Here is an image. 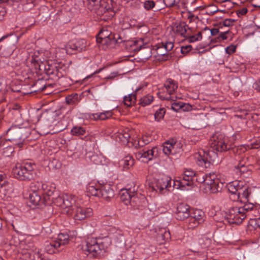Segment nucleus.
Listing matches in <instances>:
<instances>
[{
  "label": "nucleus",
  "instance_id": "f257e3e1",
  "mask_svg": "<svg viewBox=\"0 0 260 260\" xmlns=\"http://www.w3.org/2000/svg\"><path fill=\"white\" fill-rule=\"evenodd\" d=\"M211 147L212 150L207 152H200L198 156H196L197 163L205 168H210L213 166V162L216 157V154L213 151L214 150L218 152H223L229 149L224 137L222 135L218 136H214L211 139Z\"/></svg>",
  "mask_w": 260,
  "mask_h": 260
},
{
  "label": "nucleus",
  "instance_id": "f03ea898",
  "mask_svg": "<svg viewBox=\"0 0 260 260\" xmlns=\"http://www.w3.org/2000/svg\"><path fill=\"white\" fill-rule=\"evenodd\" d=\"M34 167L35 164L30 162L17 164L13 169L12 173L16 178L20 180H30L34 177Z\"/></svg>",
  "mask_w": 260,
  "mask_h": 260
},
{
  "label": "nucleus",
  "instance_id": "7ed1b4c3",
  "mask_svg": "<svg viewBox=\"0 0 260 260\" xmlns=\"http://www.w3.org/2000/svg\"><path fill=\"white\" fill-rule=\"evenodd\" d=\"M86 245L85 250L91 253L93 256H96L100 254L102 250H105L108 246V239H96L92 237H88L86 241Z\"/></svg>",
  "mask_w": 260,
  "mask_h": 260
},
{
  "label": "nucleus",
  "instance_id": "20e7f679",
  "mask_svg": "<svg viewBox=\"0 0 260 260\" xmlns=\"http://www.w3.org/2000/svg\"><path fill=\"white\" fill-rule=\"evenodd\" d=\"M228 190L233 196L234 201L243 203L244 198V183L242 181L235 180L230 183L228 186Z\"/></svg>",
  "mask_w": 260,
  "mask_h": 260
},
{
  "label": "nucleus",
  "instance_id": "39448f33",
  "mask_svg": "<svg viewBox=\"0 0 260 260\" xmlns=\"http://www.w3.org/2000/svg\"><path fill=\"white\" fill-rule=\"evenodd\" d=\"M23 132L24 129L22 127L17 125L12 126L7 131V135L9 137L8 141L13 142L14 145L20 146L24 140Z\"/></svg>",
  "mask_w": 260,
  "mask_h": 260
},
{
  "label": "nucleus",
  "instance_id": "423d86ee",
  "mask_svg": "<svg viewBox=\"0 0 260 260\" xmlns=\"http://www.w3.org/2000/svg\"><path fill=\"white\" fill-rule=\"evenodd\" d=\"M225 217L230 224H241L244 220V206L232 208Z\"/></svg>",
  "mask_w": 260,
  "mask_h": 260
},
{
  "label": "nucleus",
  "instance_id": "0eeeda50",
  "mask_svg": "<svg viewBox=\"0 0 260 260\" xmlns=\"http://www.w3.org/2000/svg\"><path fill=\"white\" fill-rule=\"evenodd\" d=\"M195 173L191 170H186L184 172L180 180H173L174 187L184 189L186 186H191L194 182Z\"/></svg>",
  "mask_w": 260,
  "mask_h": 260
},
{
  "label": "nucleus",
  "instance_id": "6e6552de",
  "mask_svg": "<svg viewBox=\"0 0 260 260\" xmlns=\"http://www.w3.org/2000/svg\"><path fill=\"white\" fill-rule=\"evenodd\" d=\"M219 181L216 178L214 173L206 174L205 176V185L207 190L211 193H216L220 191L221 187L220 186Z\"/></svg>",
  "mask_w": 260,
  "mask_h": 260
},
{
  "label": "nucleus",
  "instance_id": "1a4fd4ad",
  "mask_svg": "<svg viewBox=\"0 0 260 260\" xmlns=\"http://www.w3.org/2000/svg\"><path fill=\"white\" fill-rule=\"evenodd\" d=\"M131 46L134 47L133 50L135 51H140V55L142 59L147 60L151 56V49L149 47H145L142 40L133 41Z\"/></svg>",
  "mask_w": 260,
  "mask_h": 260
},
{
  "label": "nucleus",
  "instance_id": "9d476101",
  "mask_svg": "<svg viewBox=\"0 0 260 260\" xmlns=\"http://www.w3.org/2000/svg\"><path fill=\"white\" fill-rule=\"evenodd\" d=\"M63 66L60 62L49 60L47 65L46 74L60 78L63 76Z\"/></svg>",
  "mask_w": 260,
  "mask_h": 260
},
{
  "label": "nucleus",
  "instance_id": "9b49d317",
  "mask_svg": "<svg viewBox=\"0 0 260 260\" xmlns=\"http://www.w3.org/2000/svg\"><path fill=\"white\" fill-rule=\"evenodd\" d=\"M157 155V148L156 147H153L151 149L144 148L135 153L136 158L143 162L151 160L154 156H156Z\"/></svg>",
  "mask_w": 260,
  "mask_h": 260
},
{
  "label": "nucleus",
  "instance_id": "f8f14e48",
  "mask_svg": "<svg viewBox=\"0 0 260 260\" xmlns=\"http://www.w3.org/2000/svg\"><path fill=\"white\" fill-rule=\"evenodd\" d=\"M42 192L45 204H50L51 201L57 195V192L55 188L47 185L46 184H42Z\"/></svg>",
  "mask_w": 260,
  "mask_h": 260
},
{
  "label": "nucleus",
  "instance_id": "ddd939ff",
  "mask_svg": "<svg viewBox=\"0 0 260 260\" xmlns=\"http://www.w3.org/2000/svg\"><path fill=\"white\" fill-rule=\"evenodd\" d=\"M138 186L134 185L133 187H131L121 189L120 192L121 201L126 205H129L133 193H136V191L138 190Z\"/></svg>",
  "mask_w": 260,
  "mask_h": 260
},
{
  "label": "nucleus",
  "instance_id": "4468645a",
  "mask_svg": "<svg viewBox=\"0 0 260 260\" xmlns=\"http://www.w3.org/2000/svg\"><path fill=\"white\" fill-rule=\"evenodd\" d=\"M146 204V198L145 196L141 193L136 191L133 193L129 205L134 209H140Z\"/></svg>",
  "mask_w": 260,
  "mask_h": 260
},
{
  "label": "nucleus",
  "instance_id": "2eb2a0df",
  "mask_svg": "<svg viewBox=\"0 0 260 260\" xmlns=\"http://www.w3.org/2000/svg\"><path fill=\"white\" fill-rule=\"evenodd\" d=\"M84 41L72 40L70 41L66 46L67 53L68 54H74V51L81 52L84 50Z\"/></svg>",
  "mask_w": 260,
  "mask_h": 260
},
{
  "label": "nucleus",
  "instance_id": "dca6fc26",
  "mask_svg": "<svg viewBox=\"0 0 260 260\" xmlns=\"http://www.w3.org/2000/svg\"><path fill=\"white\" fill-rule=\"evenodd\" d=\"M75 220H82L86 218L91 217L93 215L92 209L90 208H84L75 206Z\"/></svg>",
  "mask_w": 260,
  "mask_h": 260
},
{
  "label": "nucleus",
  "instance_id": "f3484780",
  "mask_svg": "<svg viewBox=\"0 0 260 260\" xmlns=\"http://www.w3.org/2000/svg\"><path fill=\"white\" fill-rule=\"evenodd\" d=\"M190 215V207L188 205L181 203L177 206L176 212L177 219L183 220L189 217Z\"/></svg>",
  "mask_w": 260,
  "mask_h": 260
},
{
  "label": "nucleus",
  "instance_id": "a211bd4d",
  "mask_svg": "<svg viewBox=\"0 0 260 260\" xmlns=\"http://www.w3.org/2000/svg\"><path fill=\"white\" fill-rule=\"evenodd\" d=\"M172 181L171 178L167 176L158 179L155 186H153V190L162 193L165 189H169L168 188L171 187Z\"/></svg>",
  "mask_w": 260,
  "mask_h": 260
},
{
  "label": "nucleus",
  "instance_id": "6ab92c4d",
  "mask_svg": "<svg viewBox=\"0 0 260 260\" xmlns=\"http://www.w3.org/2000/svg\"><path fill=\"white\" fill-rule=\"evenodd\" d=\"M156 240L157 243L161 245L165 244L171 239L169 231L165 228H158L156 229Z\"/></svg>",
  "mask_w": 260,
  "mask_h": 260
},
{
  "label": "nucleus",
  "instance_id": "aec40b11",
  "mask_svg": "<svg viewBox=\"0 0 260 260\" xmlns=\"http://www.w3.org/2000/svg\"><path fill=\"white\" fill-rule=\"evenodd\" d=\"M76 203V197L71 194H64V200L63 204V209H68L67 213L72 214V211L75 209V205Z\"/></svg>",
  "mask_w": 260,
  "mask_h": 260
},
{
  "label": "nucleus",
  "instance_id": "412c9836",
  "mask_svg": "<svg viewBox=\"0 0 260 260\" xmlns=\"http://www.w3.org/2000/svg\"><path fill=\"white\" fill-rule=\"evenodd\" d=\"M165 86L167 89V92L169 94V96L167 97H164L161 95H159V97L160 99L163 100H171L172 99L170 95L174 93L175 90L178 88V85L173 80L171 79H168L165 84Z\"/></svg>",
  "mask_w": 260,
  "mask_h": 260
},
{
  "label": "nucleus",
  "instance_id": "4be33fe9",
  "mask_svg": "<svg viewBox=\"0 0 260 260\" xmlns=\"http://www.w3.org/2000/svg\"><path fill=\"white\" fill-rule=\"evenodd\" d=\"M244 147L243 145H241L240 147H237L235 150H234V153L236 156V159L238 160L239 161V164L237 166H235V170L237 175L241 174V168L244 167V164H242V160L243 159V154L244 150H243V148Z\"/></svg>",
  "mask_w": 260,
  "mask_h": 260
},
{
  "label": "nucleus",
  "instance_id": "5701e85b",
  "mask_svg": "<svg viewBox=\"0 0 260 260\" xmlns=\"http://www.w3.org/2000/svg\"><path fill=\"white\" fill-rule=\"evenodd\" d=\"M99 197L109 200L114 196V192L110 184L101 185Z\"/></svg>",
  "mask_w": 260,
  "mask_h": 260
},
{
  "label": "nucleus",
  "instance_id": "b1692460",
  "mask_svg": "<svg viewBox=\"0 0 260 260\" xmlns=\"http://www.w3.org/2000/svg\"><path fill=\"white\" fill-rule=\"evenodd\" d=\"M187 29H189V28L184 22H176L173 27V30L175 34L184 38L186 37L188 32L187 30Z\"/></svg>",
  "mask_w": 260,
  "mask_h": 260
},
{
  "label": "nucleus",
  "instance_id": "393cba45",
  "mask_svg": "<svg viewBox=\"0 0 260 260\" xmlns=\"http://www.w3.org/2000/svg\"><path fill=\"white\" fill-rule=\"evenodd\" d=\"M50 54L49 51H46L44 52L39 51H35L29 57L30 62L31 65L36 64L37 62L42 61L43 58H47L49 57L48 55Z\"/></svg>",
  "mask_w": 260,
  "mask_h": 260
},
{
  "label": "nucleus",
  "instance_id": "a878e982",
  "mask_svg": "<svg viewBox=\"0 0 260 260\" xmlns=\"http://www.w3.org/2000/svg\"><path fill=\"white\" fill-rule=\"evenodd\" d=\"M29 248H27L28 250V253L26 254V257H28L31 260H43V257L42 254L40 253L39 249L35 247L34 245L28 246Z\"/></svg>",
  "mask_w": 260,
  "mask_h": 260
},
{
  "label": "nucleus",
  "instance_id": "bb28decb",
  "mask_svg": "<svg viewBox=\"0 0 260 260\" xmlns=\"http://www.w3.org/2000/svg\"><path fill=\"white\" fill-rule=\"evenodd\" d=\"M62 249H60L59 244H58L55 240H52L50 242H47L45 247L46 251L49 254L58 253Z\"/></svg>",
  "mask_w": 260,
  "mask_h": 260
},
{
  "label": "nucleus",
  "instance_id": "cd10ccee",
  "mask_svg": "<svg viewBox=\"0 0 260 260\" xmlns=\"http://www.w3.org/2000/svg\"><path fill=\"white\" fill-rule=\"evenodd\" d=\"M11 186V183L8 180L5 174H0V193L6 194Z\"/></svg>",
  "mask_w": 260,
  "mask_h": 260
},
{
  "label": "nucleus",
  "instance_id": "c85d7f7f",
  "mask_svg": "<svg viewBox=\"0 0 260 260\" xmlns=\"http://www.w3.org/2000/svg\"><path fill=\"white\" fill-rule=\"evenodd\" d=\"M48 61L46 58H43L42 61L37 62L36 64L32 65L35 70V72L38 74H42L43 73L46 74L47 65H48Z\"/></svg>",
  "mask_w": 260,
  "mask_h": 260
},
{
  "label": "nucleus",
  "instance_id": "c756f323",
  "mask_svg": "<svg viewBox=\"0 0 260 260\" xmlns=\"http://www.w3.org/2000/svg\"><path fill=\"white\" fill-rule=\"evenodd\" d=\"M101 185L90 183L87 186V192L89 195L99 197Z\"/></svg>",
  "mask_w": 260,
  "mask_h": 260
},
{
  "label": "nucleus",
  "instance_id": "7c9ffc66",
  "mask_svg": "<svg viewBox=\"0 0 260 260\" xmlns=\"http://www.w3.org/2000/svg\"><path fill=\"white\" fill-rule=\"evenodd\" d=\"M29 200L30 203L35 206L41 205L43 204H45L44 199H42L41 197V194L35 191H34L31 193L30 194Z\"/></svg>",
  "mask_w": 260,
  "mask_h": 260
},
{
  "label": "nucleus",
  "instance_id": "2f4dec72",
  "mask_svg": "<svg viewBox=\"0 0 260 260\" xmlns=\"http://www.w3.org/2000/svg\"><path fill=\"white\" fill-rule=\"evenodd\" d=\"M172 109L176 112L182 110L184 111H188L191 108L189 104H186L182 102L173 103L171 106Z\"/></svg>",
  "mask_w": 260,
  "mask_h": 260
},
{
  "label": "nucleus",
  "instance_id": "473e14b6",
  "mask_svg": "<svg viewBox=\"0 0 260 260\" xmlns=\"http://www.w3.org/2000/svg\"><path fill=\"white\" fill-rule=\"evenodd\" d=\"M69 235L65 233H60L58 235L57 239L55 241L59 244V247L61 248L62 246L69 243L70 239Z\"/></svg>",
  "mask_w": 260,
  "mask_h": 260
},
{
  "label": "nucleus",
  "instance_id": "72a5a7b5",
  "mask_svg": "<svg viewBox=\"0 0 260 260\" xmlns=\"http://www.w3.org/2000/svg\"><path fill=\"white\" fill-rule=\"evenodd\" d=\"M112 116V112L111 111H107L104 112L100 113L93 114V119L94 120H106Z\"/></svg>",
  "mask_w": 260,
  "mask_h": 260
},
{
  "label": "nucleus",
  "instance_id": "f704fd0d",
  "mask_svg": "<svg viewBox=\"0 0 260 260\" xmlns=\"http://www.w3.org/2000/svg\"><path fill=\"white\" fill-rule=\"evenodd\" d=\"M257 227L256 219H250L246 227L247 234L248 235H252Z\"/></svg>",
  "mask_w": 260,
  "mask_h": 260
},
{
  "label": "nucleus",
  "instance_id": "c9c22d12",
  "mask_svg": "<svg viewBox=\"0 0 260 260\" xmlns=\"http://www.w3.org/2000/svg\"><path fill=\"white\" fill-rule=\"evenodd\" d=\"M176 144V142L172 140L171 142L166 141L163 144V148L162 151L164 153L168 155L171 153L172 150L174 147V145Z\"/></svg>",
  "mask_w": 260,
  "mask_h": 260
},
{
  "label": "nucleus",
  "instance_id": "e433bc0d",
  "mask_svg": "<svg viewBox=\"0 0 260 260\" xmlns=\"http://www.w3.org/2000/svg\"><path fill=\"white\" fill-rule=\"evenodd\" d=\"M71 134L76 136H82L86 134L87 132L85 128L80 126H74L71 131Z\"/></svg>",
  "mask_w": 260,
  "mask_h": 260
},
{
  "label": "nucleus",
  "instance_id": "4c0bfd02",
  "mask_svg": "<svg viewBox=\"0 0 260 260\" xmlns=\"http://www.w3.org/2000/svg\"><path fill=\"white\" fill-rule=\"evenodd\" d=\"M121 162L123 165V168L128 169L134 165V159L132 156L127 155L124 157Z\"/></svg>",
  "mask_w": 260,
  "mask_h": 260
},
{
  "label": "nucleus",
  "instance_id": "58836bf2",
  "mask_svg": "<svg viewBox=\"0 0 260 260\" xmlns=\"http://www.w3.org/2000/svg\"><path fill=\"white\" fill-rule=\"evenodd\" d=\"M129 130L126 128L122 132L119 133L118 136L119 140L123 143H128L131 138L130 134L128 133Z\"/></svg>",
  "mask_w": 260,
  "mask_h": 260
},
{
  "label": "nucleus",
  "instance_id": "ea45409f",
  "mask_svg": "<svg viewBox=\"0 0 260 260\" xmlns=\"http://www.w3.org/2000/svg\"><path fill=\"white\" fill-rule=\"evenodd\" d=\"M136 101V94L131 93L128 96H125L123 99V102L125 105L131 107Z\"/></svg>",
  "mask_w": 260,
  "mask_h": 260
},
{
  "label": "nucleus",
  "instance_id": "a19ab883",
  "mask_svg": "<svg viewBox=\"0 0 260 260\" xmlns=\"http://www.w3.org/2000/svg\"><path fill=\"white\" fill-rule=\"evenodd\" d=\"M204 212L201 210H196L191 214L190 215V216L196 219L198 221H200V223H202L204 219Z\"/></svg>",
  "mask_w": 260,
  "mask_h": 260
},
{
  "label": "nucleus",
  "instance_id": "79ce46f5",
  "mask_svg": "<svg viewBox=\"0 0 260 260\" xmlns=\"http://www.w3.org/2000/svg\"><path fill=\"white\" fill-rule=\"evenodd\" d=\"M154 98L152 95L148 94L142 98L140 100V104L143 107L150 105L153 101Z\"/></svg>",
  "mask_w": 260,
  "mask_h": 260
},
{
  "label": "nucleus",
  "instance_id": "37998d69",
  "mask_svg": "<svg viewBox=\"0 0 260 260\" xmlns=\"http://www.w3.org/2000/svg\"><path fill=\"white\" fill-rule=\"evenodd\" d=\"M97 43L101 44L102 45H106L108 46L112 44H115L116 41L114 39V38H104L101 39V40L99 39H96Z\"/></svg>",
  "mask_w": 260,
  "mask_h": 260
},
{
  "label": "nucleus",
  "instance_id": "c03bdc74",
  "mask_svg": "<svg viewBox=\"0 0 260 260\" xmlns=\"http://www.w3.org/2000/svg\"><path fill=\"white\" fill-rule=\"evenodd\" d=\"M64 194L62 196H58L55 197L53 200L51 201V203L54 204L57 206L60 207L62 208L63 204Z\"/></svg>",
  "mask_w": 260,
  "mask_h": 260
},
{
  "label": "nucleus",
  "instance_id": "a18cd8bd",
  "mask_svg": "<svg viewBox=\"0 0 260 260\" xmlns=\"http://www.w3.org/2000/svg\"><path fill=\"white\" fill-rule=\"evenodd\" d=\"M78 94L74 93L70 95H68L66 98V101L68 104L74 105L78 103Z\"/></svg>",
  "mask_w": 260,
  "mask_h": 260
},
{
  "label": "nucleus",
  "instance_id": "49530a36",
  "mask_svg": "<svg viewBox=\"0 0 260 260\" xmlns=\"http://www.w3.org/2000/svg\"><path fill=\"white\" fill-rule=\"evenodd\" d=\"M188 218V220L186 222L188 229H193L194 228L197 227L199 224L201 223L200 221H198L190 216Z\"/></svg>",
  "mask_w": 260,
  "mask_h": 260
},
{
  "label": "nucleus",
  "instance_id": "de8ad7c7",
  "mask_svg": "<svg viewBox=\"0 0 260 260\" xmlns=\"http://www.w3.org/2000/svg\"><path fill=\"white\" fill-rule=\"evenodd\" d=\"M14 152V148L12 146H7L3 148L2 154L4 157H10Z\"/></svg>",
  "mask_w": 260,
  "mask_h": 260
},
{
  "label": "nucleus",
  "instance_id": "09e8293b",
  "mask_svg": "<svg viewBox=\"0 0 260 260\" xmlns=\"http://www.w3.org/2000/svg\"><path fill=\"white\" fill-rule=\"evenodd\" d=\"M166 113V109L164 108H160L158 110H156L154 114L155 119L157 121H159L164 118Z\"/></svg>",
  "mask_w": 260,
  "mask_h": 260
},
{
  "label": "nucleus",
  "instance_id": "8fccbe9b",
  "mask_svg": "<svg viewBox=\"0 0 260 260\" xmlns=\"http://www.w3.org/2000/svg\"><path fill=\"white\" fill-rule=\"evenodd\" d=\"M113 38V36L109 33L107 30H102L98 34L96 39H104V38Z\"/></svg>",
  "mask_w": 260,
  "mask_h": 260
},
{
  "label": "nucleus",
  "instance_id": "3c124183",
  "mask_svg": "<svg viewBox=\"0 0 260 260\" xmlns=\"http://www.w3.org/2000/svg\"><path fill=\"white\" fill-rule=\"evenodd\" d=\"M180 2V0H163L164 4L168 8L177 6Z\"/></svg>",
  "mask_w": 260,
  "mask_h": 260
},
{
  "label": "nucleus",
  "instance_id": "603ef678",
  "mask_svg": "<svg viewBox=\"0 0 260 260\" xmlns=\"http://www.w3.org/2000/svg\"><path fill=\"white\" fill-rule=\"evenodd\" d=\"M161 45L164 47L167 52L171 51L174 47V43L172 42H162Z\"/></svg>",
  "mask_w": 260,
  "mask_h": 260
},
{
  "label": "nucleus",
  "instance_id": "864d4df0",
  "mask_svg": "<svg viewBox=\"0 0 260 260\" xmlns=\"http://www.w3.org/2000/svg\"><path fill=\"white\" fill-rule=\"evenodd\" d=\"M254 189V187H247L245 190V198L247 200V202L249 201L251 194L253 193Z\"/></svg>",
  "mask_w": 260,
  "mask_h": 260
},
{
  "label": "nucleus",
  "instance_id": "5fc2aeb1",
  "mask_svg": "<svg viewBox=\"0 0 260 260\" xmlns=\"http://www.w3.org/2000/svg\"><path fill=\"white\" fill-rule=\"evenodd\" d=\"M155 4L153 1H146L144 3V8L147 10H150L154 7Z\"/></svg>",
  "mask_w": 260,
  "mask_h": 260
},
{
  "label": "nucleus",
  "instance_id": "6e6d98bb",
  "mask_svg": "<svg viewBox=\"0 0 260 260\" xmlns=\"http://www.w3.org/2000/svg\"><path fill=\"white\" fill-rule=\"evenodd\" d=\"M194 178V181H196L199 183H203L205 185V177L203 175H196L195 174Z\"/></svg>",
  "mask_w": 260,
  "mask_h": 260
},
{
  "label": "nucleus",
  "instance_id": "4d7b16f0",
  "mask_svg": "<svg viewBox=\"0 0 260 260\" xmlns=\"http://www.w3.org/2000/svg\"><path fill=\"white\" fill-rule=\"evenodd\" d=\"M185 38L187 39L189 43L199 41L196 35H191L189 32H188L187 36Z\"/></svg>",
  "mask_w": 260,
  "mask_h": 260
},
{
  "label": "nucleus",
  "instance_id": "13d9d810",
  "mask_svg": "<svg viewBox=\"0 0 260 260\" xmlns=\"http://www.w3.org/2000/svg\"><path fill=\"white\" fill-rule=\"evenodd\" d=\"M236 49V46L231 45L225 48V51L228 54H231L235 52Z\"/></svg>",
  "mask_w": 260,
  "mask_h": 260
},
{
  "label": "nucleus",
  "instance_id": "bf43d9fd",
  "mask_svg": "<svg viewBox=\"0 0 260 260\" xmlns=\"http://www.w3.org/2000/svg\"><path fill=\"white\" fill-rule=\"evenodd\" d=\"M255 206L253 203H246L245 202V211H252L254 209Z\"/></svg>",
  "mask_w": 260,
  "mask_h": 260
},
{
  "label": "nucleus",
  "instance_id": "052dcab7",
  "mask_svg": "<svg viewBox=\"0 0 260 260\" xmlns=\"http://www.w3.org/2000/svg\"><path fill=\"white\" fill-rule=\"evenodd\" d=\"M164 47L161 45L157 48L156 51L158 55L164 56L167 54V52L165 50H164Z\"/></svg>",
  "mask_w": 260,
  "mask_h": 260
},
{
  "label": "nucleus",
  "instance_id": "680f3d73",
  "mask_svg": "<svg viewBox=\"0 0 260 260\" xmlns=\"http://www.w3.org/2000/svg\"><path fill=\"white\" fill-rule=\"evenodd\" d=\"M192 48L191 45H186L185 46H182L181 48V52L183 54H185L188 52Z\"/></svg>",
  "mask_w": 260,
  "mask_h": 260
},
{
  "label": "nucleus",
  "instance_id": "e2e57ef3",
  "mask_svg": "<svg viewBox=\"0 0 260 260\" xmlns=\"http://www.w3.org/2000/svg\"><path fill=\"white\" fill-rule=\"evenodd\" d=\"M234 21V19H226L223 21V25L228 27L232 26Z\"/></svg>",
  "mask_w": 260,
  "mask_h": 260
},
{
  "label": "nucleus",
  "instance_id": "0e129e2a",
  "mask_svg": "<svg viewBox=\"0 0 260 260\" xmlns=\"http://www.w3.org/2000/svg\"><path fill=\"white\" fill-rule=\"evenodd\" d=\"M229 30H226L224 32H221L219 36L217 38L220 41L224 40L227 39L228 37L226 36L227 34L228 33Z\"/></svg>",
  "mask_w": 260,
  "mask_h": 260
},
{
  "label": "nucleus",
  "instance_id": "69168bd1",
  "mask_svg": "<svg viewBox=\"0 0 260 260\" xmlns=\"http://www.w3.org/2000/svg\"><path fill=\"white\" fill-rule=\"evenodd\" d=\"M204 30H210V32L212 36H215L219 32L218 28H212L210 29L208 27H206L204 29Z\"/></svg>",
  "mask_w": 260,
  "mask_h": 260
},
{
  "label": "nucleus",
  "instance_id": "338daca9",
  "mask_svg": "<svg viewBox=\"0 0 260 260\" xmlns=\"http://www.w3.org/2000/svg\"><path fill=\"white\" fill-rule=\"evenodd\" d=\"M127 252H123L120 255L121 258H119V260H131V258H128L127 257Z\"/></svg>",
  "mask_w": 260,
  "mask_h": 260
},
{
  "label": "nucleus",
  "instance_id": "774afa93",
  "mask_svg": "<svg viewBox=\"0 0 260 260\" xmlns=\"http://www.w3.org/2000/svg\"><path fill=\"white\" fill-rule=\"evenodd\" d=\"M250 1L253 7L260 8V0H250Z\"/></svg>",
  "mask_w": 260,
  "mask_h": 260
}]
</instances>
